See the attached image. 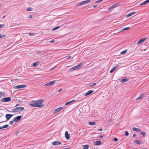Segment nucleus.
Listing matches in <instances>:
<instances>
[{
	"label": "nucleus",
	"instance_id": "obj_1",
	"mask_svg": "<svg viewBox=\"0 0 149 149\" xmlns=\"http://www.w3.org/2000/svg\"><path fill=\"white\" fill-rule=\"evenodd\" d=\"M44 102L43 99H40L36 101H32L29 105L34 107H42L44 106L42 103Z\"/></svg>",
	"mask_w": 149,
	"mask_h": 149
},
{
	"label": "nucleus",
	"instance_id": "obj_2",
	"mask_svg": "<svg viewBox=\"0 0 149 149\" xmlns=\"http://www.w3.org/2000/svg\"><path fill=\"white\" fill-rule=\"evenodd\" d=\"M24 109V108L22 107H16L12 109V112L13 113L21 111Z\"/></svg>",
	"mask_w": 149,
	"mask_h": 149
},
{
	"label": "nucleus",
	"instance_id": "obj_3",
	"mask_svg": "<svg viewBox=\"0 0 149 149\" xmlns=\"http://www.w3.org/2000/svg\"><path fill=\"white\" fill-rule=\"evenodd\" d=\"M82 65V63H80L71 68L70 69L69 71H73L81 67Z\"/></svg>",
	"mask_w": 149,
	"mask_h": 149
},
{
	"label": "nucleus",
	"instance_id": "obj_4",
	"mask_svg": "<svg viewBox=\"0 0 149 149\" xmlns=\"http://www.w3.org/2000/svg\"><path fill=\"white\" fill-rule=\"evenodd\" d=\"M91 1V0H87L86 1H82L81 2H80L79 3H78L77 4V6H78L80 5H82L84 4L87 3H89L90 1Z\"/></svg>",
	"mask_w": 149,
	"mask_h": 149
},
{
	"label": "nucleus",
	"instance_id": "obj_5",
	"mask_svg": "<svg viewBox=\"0 0 149 149\" xmlns=\"http://www.w3.org/2000/svg\"><path fill=\"white\" fill-rule=\"evenodd\" d=\"M11 100V98L10 97L3 98L1 100V102H8Z\"/></svg>",
	"mask_w": 149,
	"mask_h": 149
},
{
	"label": "nucleus",
	"instance_id": "obj_6",
	"mask_svg": "<svg viewBox=\"0 0 149 149\" xmlns=\"http://www.w3.org/2000/svg\"><path fill=\"white\" fill-rule=\"evenodd\" d=\"M22 118V116H19L15 118L13 120V121L14 122H18Z\"/></svg>",
	"mask_w": 149,
	"mask_h": 149
},
{
	"label": "nucleus",
	"instance_id": "obj_7",
	"mask_svg": "<svg viewBox=\"0 0 149 149\" xmlns=\"http://www.w3.org/2000/svg\"><path fill=\"white\" fill-rule=\"evenodd\" d=\"M26 85H19L15 86V89L21 88H25L26 87Z\"/></svg>",
	"mask_w": 149,
	"mask_h": 149
},
{
	"label": "nucleus",
	"instance_id": "obj_8",
	"mask_svg": "<svg viewBox=\"0 0 149 149\" xmlns=\"http://www.w3.org/2000/svg\"><path fill=\"white\" fill-rule=\"evenodd\" d=\"M147 38H142V39H140L139 41L137 42V43L136 44V45H139L142 42H144L146 40V39Z\"/></svg>",
	"mask_w": 149,
	"mask_h": 149
},
{
	"label": "nucleus",
	"instance_id": "obj_9",
	"mask_svg": "<svg viewBox=\"0 0 149 149\" xmlns=\"http://www.w3.org/2000/svg\"><path fill=\"white\" fill-rule=\"evenodd\" d=\"M55 80L52 81L50 82H49L48 83L45 84V86H51L55 83Z\"/></svg>",
	"mask_w": 149,
	"mask_h": 149
},
{
	"label": "nucleus",
	"instance_id": "obj_10",
	"mask_svg": "<svg viewBox=\"0 0 149 149\" xmlns=\"http://www.w3.org/2000/svg\"><path fill=\"white\" fill-rule=\"evenodd\" d=\"M13 115L12 114H7L6 115L5 117L7 118L6 120L5 121H6L9 120L10 118L13 116Z\"/></svg>",
	"mask_w": 149,
	"mask_h": 149
},
{
	"label": "nucleus",
	"instance_id": "obj_11",
	"mask_svg": "<svg viewBox=\"0 0 149 149\" xmlns=\"http://www.w3.org/2000/svg\"><path fill=\"white\" fill-rule=\"evenodd\" d=\"M118 4L117 3H116L113 5L112 6H111L109 7V8L108 9V10H109L113 8H116V7L118 6Z\"/></svg>",
	"mask_w": 149,
	"mask_h": 149
},
{
	"label": "nucleus",
	"instance_id": "obj_12",
	"mask_svg": "<svg viewBox=\"0 0 149 149\" xmlns=\"http://www.w3.org/2000/svg\"><path fill=\"white\" fill-rule=\"evenodd\" d=\"M65 137L67 139H69L70 138V134L68 133V131L65 132Z\"/></svg>",
	"mask_w": 149,
	"mask_h": 149
},
{
	"label": "nucleus",
	"instance_id": "obj_13",
	"mask_svg": "<svg viewBox=\"0 0 149 149\" xmlns=\"http://www.w3.org/2000/svg\"><path fill=\"white\" fill-rule=\"evenodd\" d=\"M61 143H62L61 142L56 141L53 142L52 144L53 145L56 146L58 145H60Z\"/></svg>",
	"mask_w": 149,
	"mask_h": 149
},
{
	"label": "nucleus",
	"instance_id": "obj_14",
	"mask_svg": "<svg viewBox=\"0 0 149 149\" xmlns=\"http://www.w3.org/2000/svg\"><path fill=\"white\" fill-rule=\"evenodd\" d=\"M94 92L93 90H89L84 95L85 96H87L92 93Z\"/></svg>",
	"mask_w": 149,
	"mask_h": 149
},
{
	"label": "nucleus",
	"instance_id": "obj_15",
	"mask_svg": "<svg viewBox=\"0 0 149 149\" xmlns=\"http://www.w3.org/2000/svg\"><path fill=\"white\" fill-rule=\"evenodd\" d=\"M144 93H142L140 96L136 99L137 100L142 99L143 98V96L144 95Z\"/></svg>",
	"mask_w": 149,
	"mask_h": 149
},
{
	"label": "nucleus",
	"instance_id": "obj_16",
	"mask_svg": "<svg viewBox=\"0 0 149 149\" xmlns=\"http://www.w3.org/2000/svg\"><path fill=\"white\" fill-rule=\"evenodd\" d=\"M136 13L135 12H133L131 13H130L128 14L127 15V17H129L130 16H131L132 15Z\"/></svg>",
	"mask_w": 149,
	"mask_h": 149
},
{
	"label": "nucleus",
	"instance_id": "obj_17",
	"mask_svg": "<svg viewBox=\"0 0 149 149\" xmlns=\"http://www.w3.org/2000/svg\"><path fill=\"white\" fill-rule=\"evenodd\" d=\"M63 108L62 107H60L56 109L55 110V112H58L60 111L62 109H63Z\"/></svg>",
	"mask_w": 149,
	"mask_h": 149
},
{
	"label": "nucleus",
	"instance_id": "obj_18",
	"mask_svg": "<svg viewBox=\"0 0 149 149\" xmlns=\"http://www.w3.org/2000/svg\"><path fill=\"white\" fill-rule=\"evenodd\" d=\"M134 141L135 143L139 145H141L142 143V142L138 140H135Z\"/></svg>",
	"mask_w": 149,
	"mask_h": 149
},
{
	"label": "nucleus",
	"instance_id": "obj_19",
	"mask_svg": "<svg viewBox=\"0 0 149 149\" xmlns=\"http://www.w3.org/2000/svg\"><path fill=\"white\" fill-rule=\"evenodd\" d=\"M101 143H102V142H101V141H99V140L97 141L96 142H95V145H97V146L100 145L101 144Z\"/></svg>",
	"mask_w": 149,
	"mask_h": 149
},
{
	"label": "nucleus",
	"instance_id": "obj_20",
	"mask_svg": "<svg viewBox=\"0 0 149 149\" xmlns=\"http://www.w3.org/2000/svg\"><path fill=\"white\" fill-rule=\"evenodd\" d=\"M119 66V65H117L115 66V67H114L113 68H112V69L111 70V71L110 72V73L113 72L114 71V70Z\"/></svg>",
	"mask_w": 149,
	"mask_h": 149
},
{
	"label": "nucleus",
	"instance_id": "obj_21",
	"mask_svg": "<svg viewBox=\"0 0 149 149\" xmlns=\"http://www.w3.org/2000/svg\"><path fill=\"white\" fill-rule=\"evenodd\" d=\"M133 130L136 132H140L141 131V130L140 129L137 128L135 127H134L133 128Z\"/></svg>",
	"mask_w": 149,
	"mask_h": 149
},
{
	"label": "nucleus",
	"instance_id": "obj_22",
	"mask_svg": "<svg viewBox=\"0 0 149 149\" xmlns=\"http://www.w3.org/2000/svg\"><path fill=\"white\" fill-rule=\"evenodd\" d=\"M9 127L8 125H6L0 127V129H2L3 128H5Z\"/></svg>",
	"mask_w": 149,
	"mask_h": 149
},
{
	"label": "nucleus",
	"instance_id": "obj_23",
	"mask_svg": "<svg viewBox=\"0 0 149 149\" xmlns=\"http://www.w3.org/2000/svg\"><path fill=\"white\" fill-rule=\"evenodd\" d=\"M128 81V79H127L124 78L122 79H121L120 80V81L122 83H124L125 82H126Z\"/></svg>",
	"mask_w": 149,
	"mask_h": 149
},
{
	"label": "nucleus",
	"instance_id": "obj_24",
	"mask_svg": "<svg viewBox=\"0 0 149 149\" xmlns=\"http://www.w3.org/2000/svg\"><path fill=\"white\" fill-rule=\"evenodd\" d=\"M83 147L84 149H88L89 148V146L88 145H83Z\"/></svg>",
	"mask_w": 149,
	"mask_h": 149
},
{
	"label": "nucleus",
	"instance_id": "obj_25",
	"mask_svg": "<svg viewBox=\"0 0 149 149\" xmlns=\"http://www.w3.org/2000/svg\"><path fill=\"white\" fill-rule=\"evenodd\" d=\"M74 101H75V100H72L66 103L65 105H68L69 104L74 102Z\"/></svg>",
	"mask_w": 149,
	"mask_h": 149
},
{
	"label": "nucleus",
	"instance_id": "obj_26",
	"mask_svg": "<svg viewBox=\"0 0 149 149\" xmlns=\"http://www.w3.org/2000/svg\"><path fill=\"white\" fill-rule=\"evenodd\" d=\"M39 62L34 63L33 64V66L34 67H36L38 65Z\"/></svg>",
	"mask_w": 149,
	"mask_h": 149
},
{
	"label": "nucleus",
	"instance_id": "obj_27",
	"mask_svg": "<svg viewBox=\"0 0 149 149\" xmlns=\"http://www.w3.org/2000/svg\"><path fill=\"white\" fill-rule=\"evenodd\" d=\"M89 123L90 125H95L96 123L95 122H89Z\"/></svg>",
	"mask_w": 149,
	"mask_h": 149
},
{
	"label": "nucleus",
	"instance_id": "obj_28",
	"mask_svg": "<svg viewBox=\"0 0 149 149\" xmlns=\"http://www.w3.org/2000/svg\"><path fill=\"white\" fill-rule=\"evenodd\" d=\"M127 50L126 49L125 50H124V51H123L122 52H121L120 53V54H124L127 52Z\"/></svg>",
	"mask_w": 149,
	"mask_h": 149
},
{
	"label": "nucleus",
	"instance_id": "obj_29",
	"mask_svg": "<svg viewBox=\"0 0 149 149\" xmlns=\"http://www.w3.org/2000/svg\"><path fill=\"white\" fill-rule=\"evenodd\" d=\"M33 10V8L31 7H29L27 9V11H31Z\"/></svg>",
	"mask_w": 149,
	"mask_h": 149
},
{
	"label": "nucleus",
	"instance_id": "obj_30",
	"mask_svg": "<svg viewBox=\"0 0 149 149\" xmlns=\"http://www.w3.org/2000/svg\"><path fill=\"white\" fill-rule=\"evenodd\" d=\"M60 27V26H58L56 27L55 28L53 29L52 30L53 31H55V30L58 29Z\"/></svg>",
	"mask_w": 149,
	"mask_h": 149
},
{
	"label": "nucleus",
	"instance_id": "obj_31",
	"mask_svg": "<svg viewBox=\"0 0 149 149\" xmlns=\"http://www.w3.org/2000/svg\"><path fill=\"white\" fill-rule=\"evenodd\" d=\"M147 3H146V1H145L143 2V3H141V4H140V6H143L145 5H146Z\"/></svg>",
	"mask_w": 149,
	"mask_h": 149
},
{
	"label": "nucleus",
	"instance_id": "obj_32",
	"mask_svg": "<svg viewBox=\"0 0 149 149\" xmlns=\"http://www.w3.org/2000/svg\"><path fill=\"white\" fill-rule=\"evenodd\" d=\"M130 29V27H127L126 28H125L122 29L123 31H126Z\"/></svg>",
	"mask_w": 149,
	"mask_h": 149
},
{
	"label": "nucleus",
	"instance_id": "obj_33",
	"mask_svg": "<svg viewBox=\"0 0 149 149\" xmlns=\"http://www.w3.org/2000/svg\"><path fill=\"white\" fill-rule=\"evenodd\" d=\"M140 134L141 135H143L144 137H145L146 136V133L145 132H141L140 133Z\"/></svg>",
	"mask_w": 149,
	"mask_h": 149
},
{
	"label": "nucleus",
	"instance_id": "obj_34",
	"mask_svg": "<svg viewBox=\"0 0 149 149\" xmlns=\"http://www.w3.org/2000/svg\"><path fill=\"white\" fill-rule=\"evenodd\" d=\"M125 135L126 136H128L129 135V134L127 131H125Z\"/></svg>",
	"mask_w": 149,
	"mask_h": 149
},
{
	"label": "nucleus",
	"instance_id": "obj_35",
	"mask_svg": "<svg viewBox=\"0 0 149 149\" xmlns=\"http://www.w3.org/2000/svg\"><path fill=\"white\" fill-rule=\"evenodd\" d=\"M102 1H103V0H98L95 3H100V2H101Z\"/></svg>",
	"mask_w": 149,
	"mask_h": 149
},
{
	"label": "nucleus",
	"instance_id": "obj_36",
	"mask_svg": "<svg viewBox=\"0 0 149 149\" xmlns=\"http://www.w3.org/2000/svg\"><path fill=\"white\" fill-rule=\"evenodd\" d=\"M96 83H94L93 84H92L91 85V86H95V85H96Z\"/></svg>",
	"mask_w": 149,
	"mask_h": 149
},
{
	"label": "nucleus",
	"instance_id": "obj_37",
	"mask_svg": "<svg viewBox=\"0 0 149 149\" xmlns=\"http://www.w3.org/2000/svg\"><path fill=\"white\" fill-rule=\"evenodd\" d=\"M13 122H14V121H13H13H10V123L9 124L10 125H13Z\"/></svg>",
	"mask_w": 149,
	"mask_h": 149
},
{
	"label": "nucleus",
	"instance_id": "obj_38",
	"mask_svg": "<svg viewBox=\"0 0 149 149\" xmlns=\"http://www.w3.org/2000/svg\"><path fill=\"white\" fill-rule=\"evenodd\" d=\"M113 140L114 141L116 142L118 141V139L116 138H114V139H113Z\"/></svg>",
	"mask_w": 149,
	"mask_h": 149
},
{
	"label": "nucleus",
	"instance_id": "obj_39",
	"mask_svg": "<svg viewBox=\"0 0 149 149\" xmlns=\"http://www.w3.org/2000/svg\"><path fill=\"white\" fill-rule=\"evenodd\" d=\"M71 57V56L68 55V56H66L65 58H66V59H68L70 58Z\"/></svg>",
	"mask_w": 149,
	"mask_h": 149
},
{
	"label": "nucleus",
	"instance_id": "obj_40",
	"mask_svg": "<svg viewBox=\"0 0 149 149\" xmlns=\"http://www.w3.org/2000/svg\"><path fill=\"white\" fill-rule=\"evenodd\" d=\"M4 26V25L0 24V28H3Z\"/></svg>",
	"mask_w": 149,
	"mask_h": 149
},
{
	"label": "nucleus",
	"instance_id": "obj_41",
	"mask_svg": "<svg viewBox=\"0 0 149 149\" xmlns=\"http://www.w3.org/2000/svg\"><path fill=\"white\" fill-rule=\"evenodd\" d=\"M29 35L30 36H33L34 35V34L33 33H29Z\"/></svg>",
	"mask_w": 149,
	"mask_h": 149
},
{
	"label": "nucleus",
	"instance_id": "obj_42",
	"mask_svg": "<svg viewBox=\"0 0 149 149\" xmlns=\"http://www.w3.org/2000/svg\"><path fill=\"white\" fill-rule=\"evenodd\" d=\"M33 17L32 15H30L28 16V18H32Z\"/></svg>",
	"mask_w": 149,
	"mask_h": 149
},
{
	"label": "nucleus",
	"instance_id": "obj_43",
	"mask_svg": "<svg viewBox=\"0 0 149 149\" xmlns=\"http://www.w3.org/2000/svg\"><path fill=\"white\" fill-rule=\"evenodd\" d=\"M5 36H6L4 35H1L2 37H1V38H3L5 37Z\"/></svg>",
	"mask_w": 149,
	"mask_h": 149
},
{
	"label": "nucleus",
	"instance_id": "obj_44",
	"mask_svg": "<svg viewBox=\"0 0 149 149\" xmlns=\"http://www.w3.org/2000/svg\"><path fill=\"white\" fill-rule=\"evenodd\" d=\"M102 130V128H100L99 129V130L100 131H102V130Z\"/></svg>",
	"mask_w": 149,
	"mask_h": 149
},
{
	"label": "nucleus",
	"instance_id": "obj_45",
	"mask_svg": "<svg viewBox=\"0 0 149 149\" xmlns=\"http://www.w3.org/2000/svg\"><path fill=\"white\" fill-rule=\"evenodd\" d=\"M62 90H63L62 88H61L60 89L58 90V92H61V91Z\"/></svg>",
	"mask_w": 149,
	"mask_h": 149
},
{
	"label": "nucleus",
	"instance_id": "obj_46",
	"mask_svg": "<svg viewBox=\"0 0 149 149\" xmlns=\"http://www.w3.org/2000/svg\"><path fill=\"white\" fill-rule=\"evenodd\" d=\"M50 42H51L52 43H53L55 42V41L54 40H52L51 41H50Z\"/></svg>",
	"mask_w": 149,
	"mask_h": 149
},
{
	"label": "nucleus",
	"instance_id": "obj_47",
	"mask_svg": "<svg viewBox=\"0 0 149 149\" xmlns=\"http://www.w3.org/2000/svg\"><path fill=\"white\" fill-rule=\"evenodd\" d=\"M136 136V135L135 134H134L133 135V137H135Z\"/></svg>",
	"mask_w": 149,
	"mask_h": 149
},
{
	"label": "nucleus",
	"instance_id": "obj_48",
	"mask_svg": "<svg viewBox=\"0 0 149 149\" xmlns=\"http://www.w3.org/2000/svg\"><path fill=\"white\" fill-rule=\"evenodd\" d=\"M146 1L147 3L149 2V0H146Z\"/></svg>",
	"mask_w": 149,
	"mask_h": 149
},
{
	"label": "nucleus",
	"instance_id": "obj_49",
	"mask_svg": "<svg viewBox=\"0 0 149 149\" xmlns=\"http://www.w3.org/2000/svg\"><path fill=\"white\" fill-rule=\"evenodd\" d=\"M97 5H95L93 7H94V8H96V7H97Z\"/></svg>",
	"mask_w": 149,
	"mask_h": 149
},
{
	"label": "nucleus",
	"instance_id": "obj_50",
	"mask_svg": "<svg viewBox=\"0 0 149 149\" xmlns=\"http://www.w3.org/2000/svg\"><path fill=\"white\" fill-rule=\"evenodd\" d=\"M19 104H16V105L15 106V107H17V106H19Z\"/></svg>",
	"mask_w": 149,
	"mask_h": 149
},
{
	"label": "nucleus",
	"instance_id": "obj_51",
	"mask_svg": "<svg viewBox=\"0 0 149 149\" xmlns=\"http://www.w3.org/2000/svg\"><path fill=\"white\" fill-rule=\"evenodd\" d=\"M99 137L100 138H102L103 137V136H99Z\"/></svg>",
	"mask_w": 149,
	"mask_h": 149
},
{
	"label": "nucleus",
	"instance_id": "obj_52",
	"mask_svg": "<svg viewBox=\"0 0 149 149\" xmlns=\"http://www.w3.org/2000/svg\"><path fill=\"white\" fill-rule=\"evenodd\" d=\"M1 37H1V34L0 33V38H1Z\"/></svg>",
	"mask_w": 149,
	"mask_h": 149
},
{
	"label": "nucleus",
	"instance_id": "obj_53",
	"mask_svg": "<svg viewBox=\"0 0 149 149\" xmlns=\"http://www.w3.org/2000/svg\"><path fill=\"white\" fill-rule=\"evenodd\" d=\"M54 68V67H53V68H52L51 69V70H53Z\"/></svg>",
	"mask_w": 149,
	"mask_h": 149
},
{
	"label": "nucleus",
	"instance_id": "obj_54",
	"mask_svg": "<svg viewBox=\"0 0 149 149\" xmlns=\"http://www.w3.org/2000/svg\"><path fill=\"white\" fill-rule=\"evenodd\" d=\"M6 17V16H4L3 17V19H4Z\"/></svg>",
	"mask_w": 149,
	"mask_h": 149
},
{
	"label": "nucleus",
	"instance_id": "obj_55",
	"mask_svg": "<svg viewBox=\"0 0 149 149\" xmlns=\"http://www.w3.org/2000/svg\"><path fill=\"white\" fill-rule=\"evenodd\" d=\"M66 149V148H65L64 149ZM66 149H68V148H66Z\"/></svg>",
	"mask_w": 149,
	"mask_h": 149
}]
</instances>
